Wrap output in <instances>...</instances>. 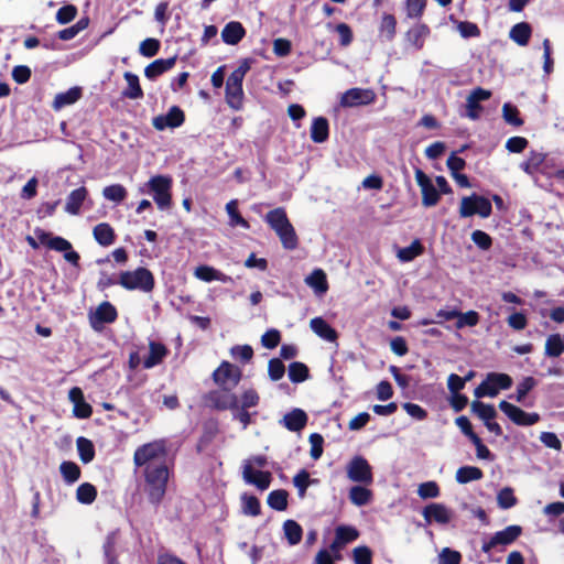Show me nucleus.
Instances as JSON below:
<instances>
[{
    "label": "nucleus",
    "instance_id": "14",
    "mask_svg": "<svg viewBox=\"0 0 564 564\" xmlns=\"http://www.w3.org/2000/svg\"><path fill=\"white\" fill-rule=\"evenodd\" d=\"M68 399L74 404L73 413L78 419H87L91 415L93 409L84 399L80 388L74 387L68 392Z\"/></svg>",
    "mask_w": 564,
    "mask_h": 564
},
{
    "label": "nucleus",
    "instance_id": "35",
    "mask_svg": "<svg viewBox=\"0 0 564 564\" xmlns=\"http://www.w3.org/2000/svg\"><path fill=\"white\" fill-rule=\"evenodd\" d=\"M238 200L231 199L226 205V212L229 216V226L231 227H242L245 229H249V223L238 213Z\"/></svg>",
    "mask_w": 564,
    "mask_h": 564
},
{
    "label": "nucleus",
    "instance_id": "40",
    "mask_svg": "<svg viewBox=\"0 0 564 564\" xmlns=\"http://www.w3.org/2000/svg\"><path fill=\"white\" fill-rule=\"evenodd\" d=\"M456 314L457 316H455V326L457 329L474 327L479 323L480 319V316L476 311H468L463 313L456 310Z\"/></svg>",
    "mask_w": 564,
    "mask_h": 564
},
{
    "label": "nucleus",
    "instance_id": "13",
    "mask_svg": "<svg viewBox=\"0 0 564 564\" xmlns=\"http://www.w3.org/2000/svg\"><path fill=\"white\" fill-rule=\"evenodd\" d=\"M243 480L247 484L256 486L260 490H265L271 484V473L254 470L249 462H245L242 470Z\"/></svg>",
    "mask_w": 564,
    "mask_h": 564
},
{
    "label": "nucleus",
    "instance_id": "37",
    "mask_svg": "<svg viewBox=\"0 0 564 564\" xmlns=\"http://www.w3.org/2000/svg\"><path fill=\"white\" fill-rule=\"evenodd\" d=\"M284 535L291 545L299 544L302 540L303 530L294 520H286L283 524Z\"/></svg>",
    "mask_w": 564,
    "mask_h": 564
},
{
    "label": "nucleus",
    "instance_id": "48",
    "mask_svg": "<svg viewBox=\"0 0 564 564\" xmlns=\"http://www.w3.org/2000/svg\"><path fill=\"white\" fill-rule=\"evenodd\" d=\"M471 410L475 414L478 415L479 419L484 421V423L494 420L497 415V412L492 405L480 401H474L471 403Z\"/></svg>",
    "mask_w": 564,
    "mask_h": 564
},
{
    "label": "nucleus",
    "instance_id": "41",
    "mask_svg": "<svg viewBox=\"0 0 564 564\" xmlns=\"http://www.w3.org/2000/svg\"><path fill=\"white\" fill-rule=\"evenodd\" d=\"M349 499L355 506H366L371 500V491L361 486H354L349 490Z\"/></svg>",
    "mask_w": 564,
    "mask_h": 564
},
{
    "label": "nucleus",
    "instance_id": "7",
    "mask_svg": "<svg viewBox=\"0 0 564 564\" xmlns=\"http://www.w3.org/2000/svg\"><path fill=\"white\" fill-rule=\"evenodd\" d=\"M215 382L225 390H232L241 379V370L224 361L213 373Z\"/></svg>",
    "mask_w": 564,
    "mask_h": 564
},
{
    "label": "nucleus",
    "instance_id": "20",
    "mask_svg": "<svg viewBox=\"0 0 564 564\" xmlns=\"http://www.w3.org/2000/svg\"><path fill=\"white\" fill-rule=\"evenodd\" d=\"M359 536L358 531L354 527L339 525L336 529L335 540L330 545V549L338 551L345 544L350 543Z\"/></svg>",
    "mask_w": 564,
    "mask_h": 564
},
{
    "label": "nucleus",
    "instance_id": "30",
    "mask_svg": "<svg viewBox=\"0 0 564 564\" xmlns=\"http://www.w3.org/2000/svg\"><path fill=\"white\" fill-rule=\"evenodd\" d=\"M564 352V335L552 334L546 338L544 354L551 358H557Z\"/></svg>",
    "mask_w": 564,
    "mask_h": 564
},
{
    "label": "nucleus",
    "instance_id": "43",
    "mask_svg": "<svg viewBox=\"0 0 564 564\" xmlns=\"http://www.w3.org/2000/svg\"><path fill=\"white\" fill-rule=\"evenodd\" d=\"M117 536L118 533L116 531L110 532L106 536V541L104 543V554L107 560V564H119L116 554Z\"/></svg>",
    "mask_w": 564,
    "mask_h": 564
},
{
    "label": "nucleus",
    "instance_id": "55",
    "mask_svg": "<svg viewBox=\"0 0 564 564\" xmlns=\"http://www.w3.org/2000/svg\"><path fill=\"white\" fill-rule=\"evenodd\" d=\"M250 69V66L247 62H243L238 68H236L227 78V86H240L242 87V82Z\"/></svg>",
    "mask_w": 564,
    "mask_h": 564
},
{
    "label": "nucleus",
    "instance_id": "61",
    "mask_svg": "<svg viewBox=\"0 0 564 564\" xmlns=\"http://www.w3.org/2000/svg\"><path fill=\"white\" fill-rule=\"evenodd\" d=\"M231 356L242 362H248L253 356V349L249 345H237L230 349Z\"/></svg>",
    "mask_w": 564,
    "mask_h": 564
},
{
    "label": "nucleus",
    "instance_id": "29",
    "mask_svg": "<svg viewBox=\"0 0 564 564\" xmlns=\"http://www.w3.org/2000/svg\"><path fill=\"white\" fill-rule=\"evenodd\" d=\"M328 121L324 117L314 118L311 127V138L315 143H323L328 139Z\"/></svg>",
    "mask_w": 564,
    "mask_h": 564
},
{
    "label": "nucleus",
    "instance_id": "26",
    "mask_svg": "<svg viewBox=\"0 0 564 564\" xmlns=\"http://www.w3.org/2000/svg\"><path fill=\"white\" fill-rule=\"evenodd\" d=\"M95 240L104 247H108L115 242V230L108 223H100L93 229Z\"/></svg>",
    "mask_w": 564,
    "mask_h": 564
},
{
    "label": "nucleus",
    "instance_id": "56",
    "mask_svg": "<svg viewBox=\"0 0 564 564\" xmlns=\"http://www.w3.org/2000/svg\"><path fill=\"white\" fill-rule=\"evenodd\" d=\"M417 495L422 499L436 498L440 496V488L435 481H426L419 486Z\"/></svg>",
    "mask_w": 564,
    "mask_h": 564
},
{
    "label": "nucleus",
    "instance_id": "3",
    "mask_svg": "<svg viewBox=\"0 0 564 564\" xmlns=\"http://www.w3.org/2000/svg\"><path fill=\"white\" fill-rule=\"evenodd\" d=\"M118 283L127 290H140L148 293L154 288V276L151 271L141 267L134 271L121 272Z\"/></svg>",
    "mask_w": 564,
    "mask_h": 564
},
{
    "label": "nucleus",
    "instance_id": "31",
    "mask_svg": "<svg viewBox=\"0 0 564 564\" xmlns=\"http://www.w3.org/2000/svg\"><path fill=\"white\" fill-rule=\"evenodd\" d=\"M429 28L424 24H419L410 29L406 33V41L415 48L421 50L424 41L429 34Z\"/></svg>",
    "mask_w": 564,
    "mask_h": 564
},
{
    "label": "nucleus",
    "instance_id": "11",
    "mask_svg": "<svg viewBox=\"0 0 564 564\" xmlns=\"http://www.w3.org/2000/svg\"><path fill=\"white\" fill-rule=\"evenodd\" d=\"M415 180L422 192V204L425 207L435 206L440 200V192L431 178L420 169L415 171Z\"/></svg>",
    "mask_w": 564,
    "mask_h": 564
},
{
    "label": "nucleus",
    "instance_id": "58",
    "mask_svg": "<svg viewBox=\"0 0 564 564\" xmlns=\"http://www.w3.org/2000/svg\"><path fill=\"white\" fill-rule=\"evenodd\" d=\"M460 561V553L449 547H444L438 554V564H459Z\"/></svg>",
    "mask_w": 564,
    "mask_h": 564
},
{
    "label": "nucleus",
    "instance_id": "1",
    "mask_svg": "<svg viewBox=\"0 0 564 564\" xmlns=\"http://www.w3.org/2000/svg\"><path fill=\"white\" fill-rule=\"evenodd\" d=\"M167 451L163 440L153 441L139 446L133 455L134 465L144 477V491L149 501L158 506L166 492L170 477Z\"/></svg>",
    "mask_w": 564,
    "mask_h": 564
},
{
    "label": "nucleus",
    "instance_id": "22",
    "mask_svg": "<svg viewBox=\"0 0 564 564\" xmlns=\"http://www.w3.org/2000/svg\"><path fill=\"white\" fill-rule=\"evenodd\" d=\"M175 56L166 59H155L145 67L144 75L149 79H155L158 76L171 69L175 65Z\"/></svg>",
    "mask_w": 564,
    "mask_h": 564
},
{
    "label": "nucleus",
    "instance_id": "18",
    "mask_svg": "<svg viewBox=\"0 0 564 564\" xmlns=\"http://www.w3.org/2000/svg\"><path fill=\"white\" fill-rule=\"evenodd\" d=\"M544 162H546V153L531 151L528 159L520 164V169L528 175L534 176L538 172L541 173Z\"/></svg>",
    "mask_w": 564,
    "mask_h": 564
},
{
    "label": "nucleus",
    "instance_id": "51",
    "mask_svg": "<svg viewBox=\"0 0 564 564\" xmlns=\"http://www.w3.org/2000/svg\"><path fill=\"white\" fill-rule=\"evenodd\" d=\"M315 481V479L310 478V474L306 470L297 473L293 478V484L297 488L299 497L304 498L307 487Z\"/></svg>",
    "mask_w": 564,
    "mask_h": 564
},
{
    "label": "nucleus",
    "instance_id": "60",
    "mask_svg": "<svg viewBox=\"0 0 564 564\" xmlns=\"http://www.w3.org/2000/svg\"><path fill=\"white\" fill-rule=\"evenodd\" d=\"M77 9L73 4H67L58 9L56 13V21L59 24H66L75 19Z\"/></svg>",
    "mask_w": 564,
    "mask_h": 564
},
{
    "label": "nucleus",
    "instance_id": "19",
    "mask_svg": "<svg viewBox=\"0 0 564 564\" xmlns=\"http://www.w3.org/2000/svg\"><path fill=\"white\" fill-rule=\"evenodd\" d=\"M246 30L240 22L231 21L221 31V39L228 45L238 44L245 36Z\"/></svg>",
    "mask_w": 564,
    "mask_h": 564
},
{
    "label": "nucleus",
    "instance_id": "10",
    "mask_svg": "<svg viewBox=\"0 0 564 564\" xmlns=\"http://www.w3.org/2000/svg\"><path fill=\"white\" fill-rule=\"evenodd\" d=\"M499 409L517 425L531 426L540 421L539 413H528L507 401H501Z\"/></svg>",
    "mask_w": 564,
    "mask_h": 564
},
{
    "label": "nucleus",
    "instance_id": "12",
    "mask_svg": "<svg viewBox=\"0 0 564 564\" xmlns=\"http://www.w3.org/2000/svg\"><path fill=\"white\" fill-rule=\"evenodd\" d=\"M116 318L117 310L109 302H102L89 316L90 325L94 329H100L104 324L112 323Z\"/></svg>",
    "mask_w": 564,
    "mask_h": 564
},
{
    "label": "nucleus",
    "instance_id": "15",
    "mask_svg": "<svg viewBox=\"0 0 564 564\" xmlns=\"http://www.w3.org/2000/svg\"><path fill=\"white\" fill-rule=\"evenodd\" d=\"M231 390L214 391L209 395V400L214 408L218 410H237L238 398L230 392Z\"/></svg>",
    "mask_w": 564,
    "mask_h": 564
},
{
    "label": "nucleus",
    "instance_id": "54",
    "mask_svg": "<svg viewBox=\"0 0 564 564\" xmlns=\"http://www.w3.org/2000/svg\"><path fill=\"white\" fill-rule=\"evenodd\" d=\"M242 510L245 514L256 517L260 514V502L257 497L243 495L241 497Z\"/></svg>",
    "mask_w": 564,
    "mask_h": 564
},
{
    "label": "nucleus",
    "instance_id": "46",
    "mask_svg": "<svg viewBox=\"0 0 564 564\" xmlns=\"http://www.w3.org/2000/svg\"><path fill=\"white\" fill-rule=\"evenodd\" d=\"M127 189L121 184H113L106 186L102 189V195L107 200L116 204L121 203L127 197Z\"/></svg>",
    "mask_w": 564,
    "mask_h": 564
},
{
    "label": "nucleus",
    "instance_id": "42",
    "mask_svg": "<svg viewBox=\"0 0 564 564\" xmlns=\"http://www.w3.org/2000/svg\"><path fill=\"white\" fill-rule=\"evenodd\" d=\"M243 89L240 86L226 85V101L235 110H239L242 106Z\"/></svg>",
    "mask_w": 564,
    "mask_h": 564
},
{
    "label": "nucleus",
    "instance_id": "47",
    "mask_svg": "<svg viewBox=\"0 0 564 564\" xmlns=\"http://www.w3.org/2000/svg\"><path fill=\"white\" fill-rule=\"evenodd\" d=\"M59 471L67 484H74L80 477V468L73 462H63Z\"/></svg>",
    "mask_w": 564,
    "mask_h": 564
},
{
    "label": "nucleus",
    "instance_id": "16",
    "mask_svg": "<svg viewBox=\"0 0 564 564\" xmlns=\"http://www.w3.org/2000/svg\"><path fill=\"white\" fill-rule=\"evenodd\" d=\"M423 516L427 522L435 521L440 524H446L451 521L453 513L442 503H431L424 508Z\"/></svg>",
    "mask_w": 564,
    "mask_h": 564
},
{
    "label": "nucleus",
    "instance_id": "59",
    "mask_svg": "<svg viewBox=\"0 0 564 564\" xmlns=\"http://www.w3.org/2000/svg\"><path fill=\"white\" fill-rule=\"evenodd\" d=\"M268 373L270 379L273 381H278L283 378L285 373V367L283 362L278 358L271 359L268 365Z\"/></svg>",
    "mask_w": 564,
    "mask_h": 564
},
{
    "label": "nucleus",
    "instance_id": "38",
    "mask_svg": "<svg viewBox=\"0 0 564 564\" xmlns=\"http://www.w3.org/2000/svg\"><path fill=\"white\" fill-rule=\"evenodd\" d=\"M423 253V246L419 239H415L409 247L398 250L397 257L401 262H410Z\"/></svg>",
    "mask_w": 564,
    "mask_h": 564
},
{
    "label": "nucleus",
    "instance_id": "27",
    "mask_svg": "<svg viewBox=\"0 0 564 564\" xmlns=\"http://www.w3.org/2000/svg\"><path fill=\"white\" fill-rule=\"evenodd\" d=\"M82 97L80 87H72L67 91L59 93L55 96L53 108L59 110L66 106L75 104Z\"/></svg>",
    "mask_w": 564,
    "mask_h": 564
},
{
    "label": "nucleus",
    "instance_id": "17",
    "mask_svg": "<svg viewBox=\"0 0 564 564\" xmlns=\"http://www.w3.org/2000/svg\"><path fill=\"white\" fill-rule=\"evenodd\" d=\"M307 414L301 409H293L286 413L280 423L291 432H300L307 423Z\"/></svg>",
    "mask_w": 564,
    "mask_h": 564
},
{
    "label": "nucleus",
    "instance_id": "23",
    "mask_svg": "<svg viewBox=\"0 0 564 564\" xmlns=\"http://www.w3.org/2000/svg\"><path fill=\"white\" fill-rule=\"evenodd\" d=\"M167 349L166 347L156 341H150L149 344V356L143 360V367L145 369L153 368L159 365L163 358L166 356Z\"/></svg>",
    "mask_w": 564,
    "mask_h": 564
},
{
    "label": "nucleus",
    "instance_id": "5",
    "mask_svg": "<svg viewBox=\"0 0 564 564\" xmlns=\"http://www.w3.org/2000/svg\"><path fill=\"white\" fill-rule=\"evenodd\" d=\"M491 212V203L484 196L473 194L462 198L459 215L463 218L471 217L474 215H479L482 218H487L490 216Z\"/></svg>",
    "mask_w": 564,
    "mask_h": 564
},
{
    "label": "nucleus",
    "instance_id": "49",
    "mask_svg": "<svg viewBox=\"0 0 564 564\" xmlns=\"http://www.w3.org/2000/svg\"><path fill=\"white\" fill-rule=\"evenodd\" d=\"M308 377V368L299 361H294L289 366V378L292 382H303Z\"/></svg>",
    "mask_w": 564,
    "mask_h": 564
},
{
    "label": "nucleus",
    "instance_id": "36",
    "mask_svg": "<svg viewBox=\"0 0 564 564\" xmlns=\"http://www.w3.org/2000/svg\"><path fill=\"white\" fill-rule=\"evenodd\" d=\"M124 79L128 83V88L123 91V96L130 99H140L143 97V91L139 84V77L130 72L124 73Z\"/></svg>",
    "mask_w": 564,
    "mask_h": 564
},
{
    "label": "nucleus",
    "instance_id": "28",
    "mask_svg": "<svg viewBox=\"0 0 564 564\" xmlns=\"http://www.w3.org/2000/svg\"><path fill=\"white\" fill-rule=\"evenodd\" d=\"M532 34V28L527 22H520L514 24L510 32L509 37L520 46H525Z\"/></svg>",
    "mask_w": 564,
    "mask_h": 564
},
{
    "label": "nucleus",
    "instance_id": "25",
    "mask_svg": "<svg viewBox=\"0 0 564 564\" xmlns=\"http://www.w3.org/2000/svg\"><path fill=\"white\" fill-rule=\"evenodd\" d=\"M310 325L312 330L321 338L329 343H334L337 339L336 330L322 317H315L311 319Z\"/></svg>",
    "mask_w": 564,
    "mask_h": 564
},
{
    "label": "nucleus",
    "instance_id": "44",
    "mask_svg": "<svg viewBox=\"0 0 564 564\" xmlns=\"http://www.w3.org/2000/svg\"><path fill=\"white\" fill-rule=\"evenodd\" d=\"M79 457L84 464L90 463L95 457V448L91 441L78 437L76 441Z\"/></svg>",
    "mask_w": 564,
    "mask_h": 564
},
{
    "label": "nucleus",
    "instance_id": "39",
    "mask_svg": "<svg viewBox=\"0 0 564 564\" xmlns=\"http://www.w3.org/2000/svg\"><path fill=\"white\" fill-rule=\"evenodd\" d=\"M289 494L283 489L273 490L269 494L267 502L270 508L276 511H284L288 508Z\"/></svg>",
    "mask_w": 564,
    "mask_h": 564
},
{
    "label": "nucleus",
    "instance_id": "57",
    "mask_svg": "<svg viewBox=\"0 0 564 564\" xmlns=\"http://www.w3.org/2000/svg\"><path fill=\"white\" fill-rule=\"evenodd\" d=\"M502 115H503V119L509 123V124H512L514 127H519L523 123V121L520 119L519 117V110L517 109V107L510 105V104H505L503 107H502Z\"/></svg>",
    "mask_w": 564,
    "mask_h": 564
},
{
    "label": "nucleus",
    "instance_id": "6",
    "mask_svg": "<svg viewBox=\"0 0 564 564\" xmlns=\"http://www.w3.org/2000/svg\"><path fill=\"white\" fill-rule=\"evenodd\" d=\"M377 95L371 88H350L343 93L339 98V105L343 108H352L368 106L376 101Z\"/></svg>",
    "mask_w": 564,
    "mask_h": 564
},
{
    "label": "nucleus",
    "instance_id": "9",
    "mask_svg": "<svg viewBox=\"0 0 564 564\" xmlns=\"http://www.w3.org/2000/svg\"><path fill=\"white\" fill-rule=\"evenodd\" d=\"M347 476L351 481L369 485L372 482V469L366 458L355 456L347 465Z\"/></svg>",
    "mask_w": 564,
    "mask_h": 564
},
{
    "label": "nucleus",
    "instance_id": "2",
    "mask_svg": "<svg viewBox=\"0 0 564 564\" xmlns=\"http://www.w3.org/2000/svg\"><path fill=\"white\" fill-rule=\"evenodd\" d=\"M265 223L278 235L280 241L286 250H294L299 245V239L293 225L282 207L270 210L265 217Z\"/></svg>",
    "mask_w": 564,
    "mask_h": 564
},
{
    "label": "nucleus",
    "instance_id": "45",
    "mask_svg": "<svg viewBox=\"0 0 564 564\" xmlns=\"http://www.w3.org/2000/svg\"><path fill=\"white\" fill-rule=\"evenodd\" d=\"M96 497L97 490L89 482H84L79 485L76 490V498L80 503L90 505L95 501Z\"/></svg>",
    "mask_w": 564,
    "mask_h": 564
},
{
    "label": "nucleus",
    "instance_id": "64",
    "mask_svg": "<svg viewBox=\"0 0 564 564\" xmlns=\"http://www.w3.org/2000/svg\"><path fill=\"white\" fill-rule=\"evenodd\" d=\"M355 564H371L372 553L368 546H358L352 551Z\"/></svg>",
    "mask_w": 564,
    "mask_h": 564
},
{
    "label": "nucleus",
    "instance_id": "53",
    "mask_svg": "<svg viewBox=\"0 0 564 564\" xmlns=\"http://www.w3.org/2000/svg\"><path fill=\"white\" fill-rule=\"evenodd\" d=\"M160 41L156 39H145L140 43L139 53L144 57H153L160 50Z\"/></svg>",
    "mask_w": 564,
    "mask_h": 564
},
{
    "label": "nucleus",
    "instance_id": "32",
    "mask_svg": "<svg viewBox=\"0 0 564 564\" xmlns=\"http://www.w3.org/2000/svg\"><path fill=\"white\" fill-rule=\"evenodd\" d=\"M37 238L42 243H45L50 249L55 251L66 252L72 249L70 242L63 237H51L50 234L43 231L37 235Z\"/></svg>",
    "mask_w": 564,
    "mask_h": 564
},
{
    "label": "nucleus",
    "instance_id": "34",
    "mask_svg": "<svg viewBox=\"0 0 564 564\" xmlns=\"http://www.w3.org/2000/svg\"><path fill=\"white\" fill-rule=\"evenodd\" d=\"M484 476L480 468L475 466H463L456 471V481L459 484H467L474 480H479Z\"/></svg>",
    "mask_w": 564,
    "mask_h": 564
},
{
    "label": "nucleus",
    "instance_id": "63",
    "mask_svg": "<svg viewBox=\"0 0 564 564\" xmlns=\"http://www.w3.org/2000/svg\"><path fill=\"white\" fill-rule=\"evenodd\" d=\"M310 444H311V457L313 459H318L323 454V443L324 438L318 433H313L310 435Z\"/></svg>",
    "mask_w": 564,
    "mask_h": 564
},
{
    "label": "nucleus",
    "instance_id": "4",
    "mask_svg": "<svg viewBox=\"0 0 564 564\" xmlns=\"http://www.w3.org/2000/svg\"><path fill=\"white\" fill-rule=\"evenodd\" d=\"M144 187H147V191L152 194L159 209L166 210L171 207V177L164 175L153 176L149 180Z\"/></svg>",
    "mask_w": 564,
    "mask_h": 564
},
{
    "label": "nucleus",
    "instance_id": "62",
    "mask_svg": "<svg viewBox=\"0 0 564 564\" xmlns=\"http://www.w3.org/2000/svg\"><path fill=\"white\" fill-rule=\"evenodd\" d=\"M489 380L494 387L499 389H509L512 386V379L506 373L491 372L489 373Z\"/></svg>",
    "mask_w": 564,
    "mask_h": 564
},
{
    "label": "nucleus",
    "instance_id": "24",
    "mask_svg": "<svg viewBox=\"0 0 564 564\" xmlns=\"http://www.w3.org/2000/svg\"><path fill=\"white\" fill-rule=\"evenodd\" d=\"M305 283L312 288L316 295H323L328 290V283L325 272L322 269H315L305 278Z\"/></svg>",
    "mask_w": 564,
    "mask_h": 564
},
{
    "label": "nucleus",
    "instance_id": "33",
    "mask_svg": "<svg viewBox=\"0 0 564 564\" xmlns=\"http://www.w3.org/2000/svg\"><path fill=\"white\" fill-rule=\"evenodd\" d=\"M194 275L205 282H212V281H221L226 282L228 280V276H226L220 271L208 267V265H199L195 269Z\"/></svg>",
    "mask_w": 564,
    "mask_h": 564
},
{
    "label": "nucleus",
    "instance_id": "52",
    "mask_svg": "<svg viewBox=\"0 0 564 564\" xmlns=\"http://www.w3.org/2000/svg\"><path fill=\"white\" fill-rule=\"evenodd\" d=\"M538 384L533 377H525L517 386L516 401L521 403L524 401L525 395Z\"/></svg>",
    "mask_w": 564,
    "mask_h": 564
},
{
    "label": "nucleus",
    "instance_id": "21",
    "mask_svg": "<svg viewBox=\"0 0 564 564\" xmlns=\"http://www.w3.org/2000/svg\"><path fill=\"white\" fill-rule=\"evenodd\" d=\"M87 195L88 192L84 186L72 191L66 198L65 212L70 215H78Z\"/></svg>",
    "mask_w": 564,
    "mask_h": 564
},
{
    "label": "nucleus",
    "instance_id": "8",
    "mask_svg": "<svg viewBox=\"0 0 564 564\" xmlns=\"http://www.w3.org/2000/svg\"><path fill=\"white\" fill-rule=\"evenodd\" d=\"M522 532L520 525H509L501 531L496 532L489 540H485L481 550L485 553H489L492 549L498 545H509L516 541Z\"/></svg>",
    "mask_w": 564,
    "mask_h": 564
},
{
    "label": "nucleus",
    "instance_id": "50",
    "mask_svg": "<svg viewBox=\"0 0 564 564\" xmlns=\"http://www.w3.org/2000/svg\"><path fill=\"white\" fill-rule=\"evenodd\" d=\"M497 503L501 509H510L517 503L513 489L510 487L502 488L497 495Z\"/></svg>",
    "mask_w": 564,
    "mask_h": 564
}]
</instances>
